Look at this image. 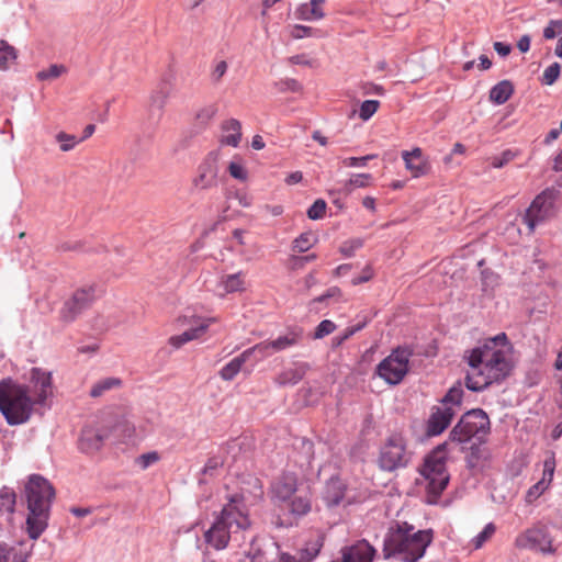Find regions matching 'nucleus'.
<instances>
[{
	"label": "nucleus",
	"instance_id": "nucleus-43",
	"mask_svg": "<svg viewBox=\"0 0 562 562\" xmlns=\"http://www.w3.org/2000/svg\"><path fill=\"white\" fill-rule=\"evenodd\" d=\"M554 469H555V460H554V457L551 456V457L547 458L543 462L542 477L540 480V482L544 483V485L547 487H549L552 482Z\"/></svg>",
	"mask_w": 562,
	"mask_h": 562
},
{
	"label": "nucleus",
	"instance_id": "nucleus-63",
	"mask_svg": "<svg viewBox=\"0 0 562 562\" xmlns=\"http://www.w3.org/2000/svg\"><path fill=\"white\" fill-rule=\"evenodd\" d=\"M303 179V175L301 171H294V172H291L286 179H285V182L288 184H295V183H299L301 182Z\"/></svg>",
	"mask_w": 562,
	"mask_h": 562
},
{
	"label": "nucleus",
	"instance_id": "nucleus-57",
	"mask_svg": "<svg viewBox=\"0 0 562 562\" xmlns=\"http://www.w3.org/2000/svg\"><path fill=\"white\" fill-rule=\"evenodd\" d=\"M373 269L371 266H366L360 276L352 278L351 284L359 285L361 283L368 282L373 278Z\"/></svg>",
	"mask_w": 562,
	"mask_h": 562
},
{
	"label": "nucleus",
	"instance_id": "nucleus-30",
	"mask_svg": "<svg viewBox=\"0 0 562 562\" xmlns=\"http://www.w3.org/2000/svg\"><path fill=\"white\" fill-rule=\"evenodd\" d=\"M247 361V358L241 352L239 356L232 359L226 363L220 371V376L224 381H232L241 370L243 364Z\"/></svg>",
	"mask_w": 562,
	"mask_h": 562
},
{
	"label": "nucleus",
	"instance_id": "nucleus-40",
	"mask_svg": "<svg viewBox=\"0 0 562 562\" xmlns=\"http://www.w3.org/2000/svg\"><path fill=\"white\" fill-rule=\"evenodd\" d=\"M227 169L231 177L236 180L244 182L248 179V171L240 160H232Z\"/></svg>",
	"mask_w": 562,
	"mask_h": 562
},
{
	"label": "nucleus",
	"instance_id": "nucleus-41",
	"mask_svg": "<svg viewBox=\"0 0 562 562\" xmlns=\"http://www.w3.org/2000/svg\"><path fill=\"white\" fill-rule=\"evenodd\" d=\"M380 102L378 100H366L362 102L359 110V117L362 121H368L378 111Z\"/></svg>",
	"mask_w": 562,
	"mask_h": 562
},
{
	"label": "nucleus",
	"instance_id": "nucleus-9",
	"mask_svg": "<svg viewBox=\"0 0 562 562\" xmlns=\"http://www.w3.org/2000/svg\"><path fill=\"white\" fill-rule=\"evenodd\" d=\"M411 352L404 348H397L383 359L376 367V374L391 385L398 384L408 371Z\"/></svg>",
	"mask_w": 562,
	"mask_h": 562
},
{
	"label": "nucleus",
	"instance_id": "nucleus-34",
	"mask_svg": "<svg viewBox=\"0 0 562 562\" xmlns=\"http://www.w3.org/2000/svg\"><path fill=\"white\" fill-rule=\"evenodd\" d=\"M121 383H122V381L119 378L111 376V378L102 379L92 386V389L90 390V395L92 397H99L104 392H106L111 389H114V387H119L121 385Z\"/></svg>",
	"mask_w": 562,
	"mask_h": 562
},
{
	"label": "nucleus",
	"instance_id": "nucleus-26",
	"mask_svg": "<svg viewBox=\"0 0 562 562\" xmlns=\"http://www.w3.org/2000/svg\"><path fill=\"white\" fill-rule=\"evenodd\" d=\"M306 370V363H301L295 368L286 369L277 376V383L279 385H295L303 379Z\"/></svg>",
	"mask_w": 562,
	"mask_h": 562
},
{
	"label": "nucleus",
	"instance_id": "nucleus-33",
	"mask_svg": "<svg viewBox=\"0 0 562 562\" xmlns=\"http://www.w3.org/2000/svg\"><path fill=\"white\" fill-rule=\"evenodd\" d=\"M243 352H244V356L247 358V360H249L250 357L254 356L256 358V361L263 360L265 358L274 353L271 349L269 340L261 341V342L246 349Z\"/></svg>",
	"mask_w": 562,
	"mask_h": 562
},
{
	"label": "nucleus",
	"instance_id": "nucleus-13",
	"mask_svg": "<svg viewBox=\"0 0 562 562\" xmlns=\"http://www.w3.org/2000/svg\"><path fill=\"white\" fill-rule=\"evenodd\" d=\"M95 297L97 292L93 285L77 290L61 310L63 319L67 322L74 321L83 310L92 304Z\"/></svg>",
	"mask_w": 562,
	"mask_h": 562
},
{
	"label": "nucleus",
	"instance_id": "nucleus-21",
	"mask_svg": "<svg viewBox=\"0 0 562 562\" xmlns=\"http://www.w3.org/2000/svg\"><path fill=\"white\" fill-rule=\"evenodd\" d=\"M402 158L405 162V168L412 173L414 178L422 177L428 171V164L423 156V151L419 147L413 150H404Z\"/></svg>",
	"mask_w": 562,
	"mask_h": 562
},
{
	"label": "nucleus",
	"instance_id": "nucleus-51",
	"mask_svg": "<svg viewBox=\"0 0 562 562\" xmlns=\"http://www.w3.org/2000/svg\"><path fill=\"white\" fill-rule=\"evenodd\" d=\"M548 487L544 485V483H541L540 481H538L536 484H533L526 493V502L527 503H532L535 502L537 498H539L543 492L547 490Z\"/></svg>",
	"mask_w": 562,
	"mask_h": 562
},
{
	"label": "nucleus",
	"instance_id": "nucleus-31",
	"mask_svg": "<svg viewBox=\"0 0 562 562\" xmlns=\"http://www.w3.org/2000/svg\"><path fill=\"white\" fill-rule=\"evenodd\" d=\"M463 396V389L461 384L454 385L450 387L448 393L445 395V397L441 401V404L439 406H446L453 409L454 415L458 412L459 406L461 405Z\"/></svg>",
	"mask_w": 562,
	"mask_h": 562
},
{
	"label": "nucleus",
	"instance_id": "nucleus-39",
	"mask_svg": "<svg viewBox=\"0 0 562 562\" xmlns=\"http://www.w3.org/2000/svg\"><path fill=\"white\" fill-rule=\"evenodd\" d=\"M560 74L561 65L559 63H553L544 69L541 81L543 85L551 86L559 79Z\"/></svg>",
	"mask_w": 562,
	"mask_h": 562
},
{
	"label": "nucleus",
	"instance_id": "nucleus-3",
	"mask_svg": "<svg viewBox=\"0 0 562 562\" xmlns=\"http://www.w3.org/2000/svg\"><path fill=\"white\" fill-rule=\"evenodd\" d=\"M250 526L251 521L244 495L239 493L227 495L223 508L214 516L212 525L205 530L204 541L215 550L225 549L231 541L240 546L241 541H245Z\"/></svg>",
	"mask_w": 562,
	"mask_h": 562
},
{
	"label": "nucleus",
	"instance_id": "nucleus-56",
	"mask_svg": "<svg viewBox=\"0 0 562 562\" xmlns=\"http://www.w3.org/2000/svg\"><path fill=\"white\" fill-rule=\"evenodd\" d=\"M227 68H228V66L225 60L218 61L212 70L211 77H212L213 82H215V83L220 82L221 79L223 78V76L226 74Z\"/></svg>",
	"mask_w": 562,
	"mask_h": 562
},
{
	"label": "nucleus",
	"instance_id": "nucleus-17",
	"mask_svg": "<svg viewBox=\"0 0 562 562\" xmlns=\"http://www.w3.org/2000/svg\"><path fill=\"white\" fill-rule=\"evenodd\" d=\"M454 412L450 407L435 406L426 424V435L434 437L442 434L450 425Z\"/></svg>",
	"mask_w": 562,
	"mask_h": 562
},
{
	"label": "nucleus",
	"instance_id": "nucleus-58",
	"mask_svg": "<svg viewBox=\"0 0 562 562\" xmlns=\"http://www.w3.org/2000/svg\"><path fill=\"white\" fill-rule=\"evenodd\" d=\"M279 85L281 91L299 92L301 90V85L295 79H285L282 80Z\"/></svg>",
	"mask_w": 562,
	"mask_h": 562
},
{
	"label": "nucleus",
	"instance_id": "nucleus-10",
	"mask_svg": "<svg viewBox=\"0 0 562 562\" xmlns=\"http://www.w3.org/2000/svg\"><path fill=\"white\" fill-rule=\"evenodd\" d=\"M554 200L555 190L553 189H546L535 198L524 216V222L530 232H533L538 224L553 214Z\"/></svg>",
	"mask_w": 562,
	"mask_h": 562
},
{
	"label": "nucleus",
	"instance_id": "nucleus-48",
	"mask_svg": "<svg viewBox=\"0 0 562 562\" xmlns=\"http://www.w3.org/2000/svg\"><path fill=\"white\" fill-rule=\"evenodd\" d=\"M290 34L293 38L301 40L304 37L316 36V30L311 26L295 24L291 27Z\"/></svg>",
	"mask_w": 562,
	"mask_h": 562
},
{
	"label": "nucleus",
	"instance_id": "nucleus-1",
	"mask_svg": "<svg viewBox=\"0 0 562 562\" xmlns=\"http://www.w3.org/2000/svg\"><path fill=\"white\" fill-rule=\"evenodd\" d=\"M52 392V373L41 368L31 370L27 384L3 379L0 381V412L11 426L25 424Z\"/></svg>",
	"mask_w": 562,
	"mask_h": 562
},
{
	"label": "nucleus",
	"instance_id": "nucleus-2",
	"mask_svg": "<svg viewBox=\"0 0 562 562\" xmlns=\"http://www.w3.org/2000/svg\"><path fill=\"white\" fill-rule=\"evenodd\" d=\"M513 346L505 333L486 339L469 350L464 359L469 366L465 385L470 391L480 392L495 382L504 380L512 370Z\"/></svg>",
	"mask_w": 562,
	"mask_h": 562
},
{
	"label": "nucleus",
	"instance_id": "nucleus-7",
	"mask_svg": "<svg viewBox=\"0 0 562 562\" xmlns=\"http://www.w3.org/2000/svg\"><path fill=\"white\" fill-rule=\"evenodd\" d=\"M413 452L401 434L390 435L380 448L378 464L383 471L404 469L411 462Z\"/></svg>",
	"mask_w": 562,
	"mask_h": 562
},
{
	"label": "nucleus",
	"instance_id": "nucleus-36",
	"mask_svg": "<svg viewBox=\"0 0 562 562\" xmlns=\"http://www.w3.org/2000/svg\"><path fill=\"white\" fill-rule=\"evenodd\" d=\"M16 59V52L5 41H0V69H8Z\"/></svg>",
	"mask_w": 562,
	"mask_h": 562
},
{
	"label": "nucleus",
	"instance_id": "nucleus-20",
	"mask_svg": "<svg viewBox=\"0 0 562 562\" xmlns=\"http://www.w3.org/2000/svg\"><path fill=\"white\" fill-rule=\"evenodd\" d=\"M108 437L109 431L104 428L86 427L81 432L80 449L85 452L98 451Z\"/></svg>",
	"mask_w": 562,
	"mask_h": 562
},
{
	"label": "nucleus",
	"instance_id": "nucleus-38",
	"mask_svg": "<svg viewBox=\"0 0 562 562\" xmlns=\"http://www.w3.org/2000/svg\"><path fill=\"white\" fill-rule=\"evenodd\" d=\"M315 239L311 233H302L293 241V250L297 252H305L313 247Z\"/></svg>",
	"mask_w": 562,
	"mask_h": 562
},
{
	"label": "nucleus",
	"instance_id": "nucleus-35",
	"mask_svg": "<svg viewBox=\"0 0 562 562\" xmlns=\"http://www.w3.org/2000/svg\"><path fill=\"white\" fill-rule=\"evenodd\" d=\"M372 176L370 173H355L344 184V191L346 193L352 192L356 188H366L370 186Z\"/></svg>",
	"mask_w": 562,
	"mask_h": 562
},
{
	"label": "nucleus",
	"instance_id": "nucleus-53",
	"mask_svg": "<svg viewBox=\"0 0 562 562\" xmlns=\"http://www.w3.org/2000/svg\"><path fill=\"white\" fill-rule=\"evenodd\" d=\"M223 465V461L218 457H212L207 460L204 468L202 469L203 475H214L218 469Z\"/></svg>",
	"mask_w": 562,
	"mask_h": 562
},
{
	"label": "nucleus",
	"instance_id": "nucleus-50",
	"mask_svg": "<svg viewBox=\"0 0 562 562\" xmlns=\"http://www.w3.org/2000/svg\"><path fill=\"white\" fill-rule=\"evenodd\" d=\"M562 33V22L559 20H551L543 30V37L552 40Z\"/></svg>",
	"mask_w": 562,
	"mask_h": 562
},
{
	"label": "nucleus",
	"instance_id": "nucleus-42",
	"mask_svg": "<svg viewBox=\"0 0 562 562\" xmlns=\"http://www.w3.org/2000/svg\"><path fill=\"white\" fill-rule=\"evenodd\" d=\"M56 140L60 144V149L63 151H69L74 149L77 144L80 143L75 135H70L65 132H59L56 135Z\"/></svg>",
	"mask_w": 562,
	"mask_h": 562
},
{
	"label": "nucleus",
	"instance_id": "nucleus-5",
	"mask_svg": "<svg viewBox=\"0 0 562 562\" xmlns=\"http://www.w3.org/2000/svg\"><path fill=\"white\" fill-rule=\"evenodd\" d=\"M25 497L29 510L26 528L30 538L35 540L47 528L55 490L45 477L33 474L25 484Z\"/></svg>",
	"mask_w": 562,
	"mask_h": 562
},
{
	"label": "nucleus",
	"instance_id": "nucleus-6",
	"mask_svg": "<svg viewBox=\"0 0 562 562\" xmlns=\"http://www.w3.org/2000/svg\"><path fill=\"white\" fill-rule=\"evenodd\" d=\"M447 447V442L437 446L426 457L420 471L426 482V503L430 505L438 503L440 495L446 490L450 480V475L446 467L448 459Z\"/></svg>",
	"mask_w": 562,
	"mask_h": 562
},
{
	"label": "nucleus",
	"instance_id": "nucleus-11",
	"mask_svg": "<svg viewBox=\"0 0 562 562\" xmlns=\"http://www.w3.org/2000/svg\"><path fill=\"white\" fill-rule=\"evenodd\" d=\"M515 544L519 549H528L541 553L555 552L552 538L548 529L542 525H536L521 532L517 536Z\"/></svg>",
	"mask_w": 562,
	"mask_h": 562
},
{
	"label": "nucleus",
	"instance_id": "nucleus-19",
	"mask_svg": "<svg viewBox=\"0 0 562 562\" xmlns=\"http://www.w3.org/2000/svg\"><path fill=\"white\" fill-rule=\"evenodd\" d=\"M341 559L345 562H372L376 550L367 540L362 539L340 550Z\"/></svg>",
	"mask_w": 562,
	"mask_h": 562
},
{
	"label": "nucleus",
	"instance_id": "nucleus-25",
	"mask_svg": "<svg viewBox=\"0 0 562 562\" xmlns=\"http://www.w3.org/2000/svg\"><path fill=\"white\" fill-rule=\"evenodd\" d=\"M172 93V86L168 81H161L150 94L149 105L153 110L162 112Z\"/></svg>",
	"mask_w": 562,
	"mask_h": 562
},
{
	"label": "nucleus",
	"instance_id": "nucleus-37",
	"mask_svg": "<svg viewBox=\"0 0 562 562\" xmlns=\"http://www.w3.org/2000/svg\"><path fill=\"white\" fill-rule=\"evenodd\" d=\"M495 531L496 527L493 522H488L487 525H485L483 530L471 540L472 548L474 550L482 548L484 543L492 538Z\"/></svg>",
	"mask_w": 562,
	"mask_h": 562
},
{
	"label": "nucleus",
	"instance_id": "nucleus-47",
	"mask_svg": "<svg viewBox=\"0 0 562 562\" xmlns=\"http://www.w3.org/2000/svg\"><path fill=\"white\" fill-rule=\"evenodd\" d=\"M376 158V155L371 154L362 157H347L342 159V164L345 167L349 168H361L366 167L368 161Z\"/></svg>",
	"mask_w": 562,
	"mask_h": 562
},
{
	"label": "nucleus",
	"instance_id": "nucleus-32",
	"mask_svg": "<svg viewBox=\"0 0 562 562\" xmlns=\"http://www.w3.org/2000/svg\"><path fill=\"white\" fill-rule=\"evenodd\" d=\"M15 493L10 487L0 490V515H10L14 512Z\"/></svg>",
	"mask_w": 562,
	"mask_h": 562
},
{
	"label": "nucleus",
	"instance_id": "nucleus-52",
	"mask_svg": "<svg viewBox=\"0 0 562 562\" xmlns=\"http://www.w3.org/2000/svg\"><path fill=\"white\" fill-rule=\"evenodd\" d=\"M514 157H515V153L507 149V150L503 151L499 156L493 157L491 160V166L493 168H502L505 165H507L509 161H512L514 159Z\"/></svg>",
	"mask_w": 562,
	"mask_h": 562
},
{
	"label": "nucleus",
	"instance_id": "nucleus-8",
	"mask_svg": "<svg viewBox=\"0 0 562 562\" xmlns=\"http://www.w3.org/2000/svg\"><path fill=\"white\" fill-rule=\"evenodd\" d=\"M490 431V418L481 409L467 412L450 431V439L457 442H467L475 436H485Z\"/></svg>",
	"mask_w": 562,
	"mask_h": 562
},
{
	"label": "nucleus",
	"instance_id": "nucleus-49",
	"mask_svg": "<svg viewBox=\"0 0 562 562\" xmlns=\"http://www.w3.org/2000/svg\"><path fill=\"white\" fill-rule=\"evenodd\" d=\"M336 329L334 322L329 319L322 321L315 329L314 338L322 339L325 336L331 334Z\"/></svg>",
	"mask_w": 562,
	"mask_h": 562
},
{
	"label": "nucleus",
	"instance_id": "nucleus-54",
	"mask_svg": "<svg viewBox=\"0 0 562 562\" xmlns=\"http://www.w3.org/2000/svg\"><path fill=\"white\" fill-rule=\"evenodd\" d=\"M217 113V106L215 104H209L196 113V119L202 123L211 121Z\"/></svg>",
	"mask_w": 562,
	"mask_h": 562
},
{
	"label": "nucleus",
	"instance_id": "nucleus-14",
	"mask_svg": "<svg viewBox=\"0 0 562 562\" xmlns=\"http://www.w3.org/2000/svg\"><path fill=\"white\" fill-rule=\"evenodd\" d=\"M301 486L302 484L295 473L284 472L271 483V499L274 504L281 506Z\"/></svg>",
	"mask_w": 562,
	"mask_h": 562
},
{
	"label": "nucleus",
	"instance_id": "nucleus-61",
	"mask_svg": "<svg viewBox=\"0 0 562 562\" xmlns=\"http://www.w3.org/2000/svg\"><path fill=\"white\" fill-rule=\"evenodd\" d=\"M341 294L340 289L337 286H331L327 290V292L315 299L316 302H324L326 299L336 297Z\"/></svg>",
	"mask_w": 562,
	"mask_h": 562
},
{
	"label": "nucleus",
	"instance_id": "nucleus-55",
	"mask_svg": "<svg viewBox=\"0 0 562 562\" xmlns=\"http://www.w3.org/2000/svg\"><path fill=\"white\" fill-rule=\"evenodd\" d=\"M159 460V454L156 451L147 452L138 458V464L142 469H147L149 465L156 463Z\"/></svg>",
	"mask_w": 562,
	"mask_h": 562
},
{
	"label": "nucleus",
	"instance_id": "nucleus-18",
	"mask_svg": "<svg viewBox=\"0 0 562 562\" xmlns=\"http://www.w3.org/2000/svg\"><path fill=\"white\" fill-rule=\"evenodd\" d=\"M246 290V274L241 271L229 274H221L216 281L214 293L218 297L228 294L241 293Z\"/></svg>",
	"mask_w": 562,
	"mask_h": 562
},
{
	"label": "nucleus",
	"instance_id": "nucleus-45",
	"mask_svg": "<svg viewBox=\"0 0 562 562\" xmlns=\"http://www.w3.org/2000/svg\"><path fill=\"white\" fill-rule=\"evenodd\" d=\"M326 202L323 199H317L307 210L308 218L316 221L324 217L326 212Z\"/></svg>",
	"mask_w": 562,
	"mask_h": 562
},
{
	"label": "nucleus",
	"instance_id": "nucleus-46",
	"mask_svg": "<svg viewBox=\"0 0 562 562\" xmlns=\"http://www.w3.org/2000/svg\"><path fill=\"white\" fill-rule=\"evenodd\" d=\"M363 246V240L360 239V238H353V239H350V240H347L345 241L341 246H340V252L345 256V257H352L355 255V252L360 249L361 247Z\"/></svg>",
	"mask_w": 562,
	"mask_h": 562
},
{
	"label": "nucleus",
	"instance_id": "nucleus-22",
	"mask_svg": "<svg viewBox=\"0 0 562 562\" xmlns=\"http://www.w3.org/2000/svg\"><path fill=\"white\" fill-rule=\"evenodd\" d=\"M214 321V318L199 319V323L194 327L184 330L180 335L170 337L169 344L175 348H180L184 344L200 338L207 330L210 324Z\"/></svg>",
	"mask_w": 562,
	"mask_h": 562
},
{
	"label": "nucleus",
	"instance_id": "nucleus-64",
	"mask_svg": "<svg viewBox=\"0 0 562 562\" xmlns=\"http://www.w3.org/2000/svg\"><path fill=\"white\" fill-rule=\"evenodd\" d=\"M251 147L256 150H260L265 147V142L260 135H255L252 137Z\"/></svg>",
	"mask_w": 562,
	"mask_h": 562
},
{
	"label": "nucleus",
	"instance_id": "nucleus-23",
	"mask_svg": "<svg viewBox=\"0 0 562 562\" xmlns=\"http://www.w3.org/2000/svg\"><path fill=\"white\" fill-rule=\"evenodd\" d=\"M325 0H311L310 2L301 3L294 11V15L301 21H318L325 16L323 4Z\"/></svg>",
	"mask_w": 562,
	"mask_h": 562
},
{
	"label": "nucleus",
	"instance_id": "nucleus-4",
	"mask_svg": "<svg viewBox=\"0 0 562 562\" xmlns=\"http://www.w3.org/2000/svg\"><path fill=\"white\" fill-rule=\"evenodd\" d=\"M431 529L419 530L408 522H396L386 532L383 541V558L400 562H418L432 542Z\"/></svg>",
	"mask_w": 562,
	"mask_h": 562
},
{
	"label": "nucleus",
	"instance_id": "nucleus-27",
	"mask_svg": "<svg viewBox=\"0 0 562 562\" xmlns=\"http://www.w3.org/2000/svg\"><path fill=\"white\" fill-rule=\"evenodd\" d=\"M301 338H302L301 331L291 330V331L286 333L285 335L279 336L278 338H276L273 340H269V341H270L272 351L280 352V351L289 349V348L295 346L296 344H299Z\"/></svg>",
	"mask_w": 562,
	"mask_h": 562
},
{
	"label": "nucleus",
	"instance_id": "nucleus-60",
	"mask_svg": "<svg viewBox=\"0 0 562 562\" xmlns=\"http://www.w3.org/2000/svg\"><path fill=\"white\" fill-rule=\"evenodd\" d=\"M494 49L496 50V53L502 56V57H506L510 50H512V47L510 45L506 44V43H503V42H495L494 43Z\"/></svg>",
	"mask_w": 562,
	"mask_h": 562
},
{
	"label": "nucleus",
	"instance_id": "nucleus-16",
	"mask_svg": "<svg viewBox=\"0 0 562 562\" xmlns=\"http://www.w3.org/2000/svg\"><path fill=\"white\" fill-rule=\"evenodd\" d=\"M280 507H284L294 518L304 517L312 510L311 492L301 486Z\"/></svg>",
	"mask_w": 562,
	"mask_h": 562
},
{
	"label": "nucleus",
	"instance_id": "nucleus-44",
	"mask_svg": "<svg viewBox=\"0 0 562 562\" xmlns=\"http://www.w3.org/2000/svg\"><path fill=\"white\" fill-rule=\"evenodd\" d=\"M66 68L61 65H50L47 69L41 70L37 74L38 80H52L61 76Z\"/></svg>",
	"mask_w": 562,
	"mask_h": 562
},
{
	"label": "nucleus",
	"instance_id": "nucleus-24",
	"mask_svg": "<svg viewBox=\"0 0 562 562\" xmlns=\"http://www.w3.org/2000/svg\"><path fill=\"white\" fill-rule=\"evenodd\" d=\"M222 138L224 145L237 147L241 138V124L236 119H229L222 124Z\"/></svg>",
	"mask_w": 562,
	"mask_h": 562
},
{
	"label": "nucleus",
	"instance_id": "nucleus-12",
	"mask_svg": "<svg viewBox=\"0 0 562 562\" xmlns=\"http://www.w3.org/2000/svg\"><path fill=\"white\" fill-rule=\"evenodd\" d=\"M218 157V151H210L198 166L196 175L192 179V187L194 190L204 191L217 186Z\"/></svg>",
	"mask_w": 562,
	"mask_h": 562
},
{
	"label": "nucleus",
	"instance_id": "nucleus-62",
	"mask_svg": "<svg viewBox=\"0 0 562 562\" xmlns=\"http://www.w3.org/2000/svg\"><path fill=\"white\" fill-rule=\"evenodd\" d=\"M517 47L521 53L528 52L530 48V36L522 35L517 43Z\"/></svg>",
	"mask_w": 562,
	"mask_h": 562
},
{
	"label": "nucleus",
	"instance_id": "nucleus-28",
	"mask_svg": "<svg viewBox=\"0 0 562 562\" xmlns=\"http://www.w3.org/2000/svg\"><path fill=\"white\" fill-rule=\"evenodd\" d=\"M27 553L21 547L0 541V562H26Z\"/></svg>",
	"mask_w": 562,
	"mask_h": 562
},
{
	"label": "nucleus",
	"instance_id": "nucleus-29",
	"mask_svg": "<svg viewBox=\"0 0 562 562\" xmlns=\"http://www.w3.org/2000/svg\"><path fill=\"white\" fill-rule=\"evenodd\" d=\"M514 87L508 80L496 83L490 91V99L495 104H504L513 94Z\"/></svg>",
	"mask_w": 562,
	"mask_h": 562
},
{
	"label": "nucleus",
	"instance_id": "nucleus-15",
	"mask_svg": "<svg viewBox=\"0 0 562 562\" xmlns=\"http://www.w3.org/2000/svg\"><path fill=\"white\" fill-rule=\"evenodd\" d=\"M323 499L327 506L333 507L344 503L351 504L355 502V496L350 495V491L344 480L338 476H331L325 484Z\"/></svg>",
	"mask_w": 562,
	"mask_h": 562
},
{
	"label": "nucleus",
	"instance_id": "nucleus-59",
	"mask_svg": "<svg viewBox=\"0 0 562 562\" xmlns=\"http://www.w3.org/2000/svg\"><path fill=\"white\" fill-rule=\"evenodd\" d=\"M258 557L252 552H236L233 557L232 562H257Z\"/></svg>",
	"mask_w": 562,
	"mask_h": 562
}]
</instances>
